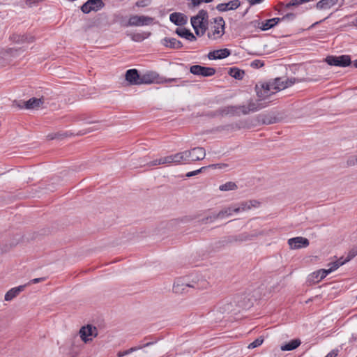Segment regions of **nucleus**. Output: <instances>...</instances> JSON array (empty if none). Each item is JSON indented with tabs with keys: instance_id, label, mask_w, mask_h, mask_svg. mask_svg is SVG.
Returning <instances> with one entry per match:
<instances>
[{
	"instance_id": "obj_39",
	"label": "nucleus",
	"mask_w": 357,
	"mask_h": 357,
	"mask_svg": "<svg viewBox=\"0 0 357 357\" xmlns=\"http://www.w3.org/2000/svg\"><path fill=\"white\" fill-rule=\"evenodd\" d=\"M349 166H354L357 165V155L350 156L347 161Z\"/></svg>"
},
{
	"instance_id": "obj_1",
	"label": "nucleus",
	"mask_w": 357,
	"mask_h": 357,
	"mask_svg": "<svg viewBox=\"0 0 357 357\" xmlns=\"http://www.w3.org/2000/svg\"><path fill=\"white\" fill-rule=\"evenodd\" d=\"M355 256V253H353L352 255H349V257L344 259L342 260V259H340L337 260L336 261H334L331 264H329L328 265V268L326 269H320L317 271H315L312 273L310 275V279L313 280L314 282H319L322 279L326 277V275L333 271L337 269L340 266L344 264L346 262L349 261Z\"/></svg>"
},
{
	"instance_id": "obj_11",
	"label": "nucleus",
	"mask_w": 357,
	"mask_h": 357,
	"mask_svg": "<svg viewBox=\"0 0 357 357\" xmlns=\"http://www.w3.org/2000/svg\"><path fill=\"white\" fill-rule=\"evenodd\" d=\"M153 17L144 15H132L128 22V26H141L151 24L153 22Z\"/></svg>"
},
{
	"instance_id": "obj_22",
	"label": "nucleus",
	"mask_w": 357,
	"mask_h": 357,
	"mask_svg": "<svg viewBox=\"0 0 357 357\" xmlns=\"http://www.w3.org/2000/svg\"><path fill=\"white\" fill-rule=\"evenodd\" d=\"M170 21L178 26H182L187 23L188 17L183 13H174L169 16Z\"/></svg>"
},
{
	"instance_id": "obj_18",
	"label": "nucleus",
	"mask_w": 357,
	"mask_h": 357,
	"mask_svg": "<svg viewBox=\"0 0 357 357\" xmlns=\"http://www.w3.org/2000/svg\"><path fill=\"white\" fill-rule=\"evenodd\" d=\"M241 5L238 0H232L227 3H222L217 5L216 8L220 12L236 10Z\"/></svg>"
},
{
	"instance_id": "obj_21",
	"label": "nucleus",
	"mask_w": 357,
	"mask_h": 357,
	"mask_svg": "<svg viewBox=\"0 0 357 357\" xmlns=\"http://www.w3.org/2000/svg\"><path fill=\"white\" fill-rule=\"evenodd\" d=\"M264 107V106L260 104L258 101H251L248 104L247 106L242 105V114H248L250 112H255L261 109Z\"/></svg>"
},
{
	"instance_id": "obj_27",
	"label": "nucleus",
	"mask_w": 357,
	"mask_h": 357,
	"mask_svg": "<svg viewBox=\"0 0 357 357\" xmlns=\"http://www.w3.org/2000/svg\"><path fill=\"white\" fill-rule=\"evenodd\" d=\"M338 0H321L319 1L316 7L319 10H328L337 4Z\"/></svg>"
},
{
	"instance_id": "obj_20",
	"label": "nucleus",
	"mask_w": 357,
	"mask_h": 357,
	"mask_svg": "<svg viewBox=\"0 0 357 357\" xmlns=\"http://www.w3.org/2000/svg\"><path fill=\"white\" fill-rule=\"evenodd\" d=\"M259 203L255 200H250L247 202H241L236 205L237 213L241 212L247 211L252 208H257L259 206Z\"/></svg>"
},
{
	"instance_id": "obj_6",
	"label": "nucleus",
	"mask_w": 357,
	"mask_h": 357,
	"mask_svg": "<svg viewBox=\"0 0 357 357\" xmlns=\"http://www.w3.org/2000/svg\"><path fill=\"white\" fill-rule=\"evenodd\" d=\"M183 163H190L191 162L203 160L206 155L204 149L202 147L193 148L191 150L182 151Z\"/></svg>"
},
{
	"instance_id": "obj_44",
	"label": "nucleus",
	"mask_w": 357,
	"mask_h": 357,
	"mask_svg": "<svg viewBox=\"0 0 357 357\" xmlns=\"http://www.w3.org/2000/svg\"><path fill=\"white\" fill-rule=\"evenodd\" d=\"M130 354L128 350L126 351H121L117 353L118 357H123L124 356Z\"/></svg>"
},
{
	"instance_id": "obj_28",
	"label": "nucleus",
	"mask_w": 357,
	"mask_h": 357,
	"mask_svg": "<svg viewBox=\"0 0 357 357\" xmlns=\"http://www.w3.org/2000/svg\"><path fill=\"white\" fill-rule=\"evenodd\" d=\"M280 20L281 19L279 17H274L266 20V21L261 22L260 28L263 31L268 30L275 26Z\"/></svg>"
},
{
	"instance_id": "obj_14",
	"label": "nucleus",
	"mask_w": 357,
	"mask_h": 357,
	"mask_svg": "<svg viewBox=\"0 0 357 357\" xmlns=\"http://www.w3.org/2000/svg\"><path fill=\"white\" fill-rule=\"evenodd\" d=\"M104 6V3L102 0H88L84 3L81 10L84 13H89L91 11H98Z\"/></svg>"
},
{
	"instance_id": "obj_38",
	"label": "nucleus",
	"mask_w": 357,
	"mask_h": 357,
	"mask_svg": "<svg viewBox=\"0 0 357 357\" xmlns=\"http://www.w3.org/2000/svg\"><path fill=\"white\" fill-rule=\"evenodd\" d=\"M264 66V62L261 60H254L250 63V66L254 68H259Z\"/></svg>"
},
{
	"instance_id": "obj_10",
	"label": "nucleus",
	"mask_w": 357,
	"mask_h": 357,
	"mask_svg": "<svg viewBox=\"0 0 357 357\" xmlns=\"http://www.w3.org/2000/svg\"><path fill=\"white\" fill-rule=\"evenodd\" d=\"M295 78L286 79V78H276L273 81L270 82V86L273 88L275 93L278 91L283 90L295 82Z\"/></svg>"
},
{
	"instance_id": "obj_19",
	"label": "nucleus",
	"mask_w": 357,
	"mask_h": 357,
	"mask_svg": "<svg viewBox=\"0 0 357 357\" xmlns=\"http://www.w3.org/2000/svg\"><path fill=\"white\" fill-rule=\"evenodd\" d=\"M230 54V50L225 48L210 52L208 54V58L210 60L222 59L227 58Z\"/></svg>"
},
{
	"instance_id": "obj_40",
	"label": "nucleus",
	"mask_w": 357,
	"mask_h": 357,
	"mask_svg": "<svg viewBox=\"0 0 357 357\" xmlns=\"http://www.w3.org/2000/svg\"><path fill=\"white\" fill-rule=\"evenodd\" d=\"M206 169V167H202L199 169H197V170H195L192 172H190L187 173L186 176L191 177L192 176L197 175L198 174L201 173L203 171V169Z\"/></svg>"
},
{
	"instance_id": "obj_31",
	"label": "nucleus",
	"mask_w": 357,
	"mask_h": 357,
	"mask_svg": "<svg viewBox=\"0 0 357 357\" xmlns=\"http://www.w3.org/2000/svg\"><path fill=\"white\" fill-rule=\"evenodd\" d=\"M301 344L300 340H293L289 342L284 344L281 346V350L282 351H291L296 349Z\"/></svg>"
},
{
	"instance_id": "obj_51",
	"label": "nucleus",
	"mask_w": 357,
	"mask_h": 357,
	"mask_svg": "<svg viewBox=\"0 0 357 357\" xmlns=\"http://www.w3.org/2000/svg\"><path fill=\"white\" fill-rule=\"evenodd\" d=\"M354 66L357 68V60L355 61Z\"/></svg>"
},
{
	"instance_id": "obj_15",
	"label": "nucleus",
	"mask_w": 357,
	"mask_h": 357,
	"mask_svg": "<svg viewBox=\"0 0 357 357\" xmlns=\"http://www.w3.org/2000/svg\"><path fill=\"white\" fill-rule=\"evenodd\" d=\"M256 91L257 96L260 100H264L268 98L271 95L274 94L275 91L273 88L270 86V82L263 84L259 87L258 85L256 86Z\"/></svg>"
},
{
	"instance_id": "obj_34",
	"label": "nucleus",
	"mask_w": 357,
	"mask_h": 357,
	"mask_svg": "<svg viewBox=\"0 0 357 357\" xmlns=\"http://www.w3.org/2000/svg\"><path fill=\"white\" fill-rule=\"evenodd\" d=\"M13 40L14 42L18 43H24V42L31 43L33 40V38L31 37V36L29 37L25 35H22V36H20V35L15 36L14 35V36H13Z\"/></svg>"
},
{
	"instance_id": "obj_52",
	"label": "nucleus",
	"mask_w": 357,
	"mask_h": 357,
	"mask_svg": "<svg viewBox=\"0 0 357 357\" xmlns=\"http://www.w3.org/2000/svg\"><path fill=\"white\" fill-rule=\"evenodd\" d=\"M319 23V22H316L312 26H314V25H316V24H317Z\"/></svg>"
},
{
	"instance_id": "obj_17",
	"label": "nucleus",
	"mask_w": 357,
	"mask_h": 357,
	"mask_svg": "<svg viewBox=\"0 0 357 357\" xmlns=\"http://www.w3.org/2000/svg\"><path fill=\"white\" fill-rule=\"evenodd\" d=\"M126 79L132 85H139L140 84V77L138 71L136 69L128 70L126 73Z\"/></svg>"
},
{
	"instance_id": "obj_25",
	"label": "nucleus",
	"mask_w": 357,
	"mask_h": 357,
	"mask_svg": "<svg viewBox=\"0 0 357 357\" xmlns=\"http://www.w3.org/2000/svg\"><path fill=\"white\" fill-rule=\"evenodd\" d=\"M24 286H19L17 287H14L10 289L9 291L6 292L4 296V299L6 301H10L19 294L24 290Z\"/></svg>"
},
{
	"instance_id": "obj_32",
	"label": "nucleus",
	"mask_w": 357,
	"mask_h": 357,
	"mask_svg": "<svg viewBox=\"0 0 357 357\" xmlns=\"http://www.w3.org/2000/svg\"><path fill=\"white\" fill-rule=\"evenodd\" d=\"M228 73L231 77L237 79H242L245 75L243 70L234 67L229 68Z\"/></svg>"
},
{
	"instance_id": "obj_12",
	"label": "nucleus",
	"mask_w": 357,
	"mask_h": 357,
	"mask_svg": "<svg viewBox=\"0 0 357 357\" xmlns=\"http://www.w3.org/2000/svg\"><path fill=\"white\" fill-rule=\"evenodd\" d=\"M190 72L195 75L202 77H211L215 73V70L213 68L211 67L194 65L190 67Z\"/></svg>"
},
{
	"instance_id": "obj_48",
	"label": "nucleus",
	"mask_w": 357,
	"mask_h": 357,
	"mask_svg": "<svg viewBox=\"0 0 357 357\" xmlns=\"http://www.w3.org/2000/svg\"><path fill=\"white\" fill-rule=\"evenodd\" d=\"M218 166L220 168H221L222 167H227V165H225V164H222V165H211V167H217Z\"/></svg>"
},
{
	"instance_id": "obj_35",
	"label": "nucleus",
	"mask_w": 357,
	"mask_h": 357,
	"mask_svg": "<svg viewBox=\"0 0 357 357\" xmlns=\"http://www.w3.org/2000/svg\"><path fill=\"white\" fill-rule=\"evenodd\" d=\"M237 189V185L234 182L229 181L219 186L221 191H230Z\"/></svg>"
},
{
	"instance_id": "obj_33",
	"label": "nucleus",
	"mask_w": 357,
	"mask_h": 357,
	"mask_svg": "<svg viewBox=\"0 0 357 357\" xmlns=\"http://www.w3.org/2000/svg\"><path fill=\"white\" fill-rule=\"evenodd\" d=\"M227 114H239L242 113V106H228L224 109Z\"/></svg>"
},
{
	"instance_id": "obj_23",
	"label": "nucleus",
	"mask_w": 357,
	"mask_h": 357,
	"mask_svg": "<svg viewBox=\"0 0 357 357\" xmlns=\"http://www.w3.org/2000/svg\"><path fill=\"white\" fill-rule=\"evenodd\" d=\"M44 104V99L43 98H30L29 100L26 101L24 102L25 108L26 109H38L40 107H42Z\"/></svg>"
},
{
	"instance_id": "obj_29",
	"label": "nucleus",
	"mask_w": 357,
	"mask_h": 357,
	"mask_svg": "<svg viewBox=\"0 0 357 357\" xmlns=\"http://www.w3.org/2000/svg\"><path fill=\"white\" fill-rule=\"evenodd\" d=\"M162 44L170 48H180L182 46L181 42L174 38H165L162 40Z\"/></svg>"
},
{
	"instance_id": "obj_8",
	"label": "nucleus",
	"mask_w": 357,
	"mask_h": 357,
	"mask_svg": "<svg viewBox=\"0 0 357 357\" xmlns=\"http://www.w3.org/2000/svg\"><path fill=\"white\" fill-rule=\"evenodd\" d=\"M190 288H198V286L195 282L188 283L183 279L179 278L174 283L173 291L177 294H183L188 292Z\"/></svg>"
},
{
	"instance_id": "obj_45",
	"label": "nucleus",
	"mask_w": 357,
	"mask_h": 357,
	"mask_svg": "<svg viewBox=\"0 0 357 357\" xmlns=\"http://www.w3.org/2000/svg\"><path fill=\"white\" fill-rule=\"evenodd\" d=\"M250 5L260 3L263 0H246Z\"/></svg>"
},
{
	"instance_id": "obj_46",
	"label": "nucleus",
	"mask_w": 357,
	"mask_h": 357,
	"mask_svg": "<svg viewBox=\"0 0 357 357\" xmlns=\"http://www.w3.org/2000/svg\"><path fill=\"white\" fill-rule=\"evenodd\" d=\"M337 355V351H332L331 352H329L326 357H335Z\"/></svg>"
},
{
	"instance_id": "obj_36",
	"label": "nucleus",
	"mask_w": 357,
	"mask_h": 357,
	"mask_svg": "<svg viewBox=\"0 0 357 357\" xmlns=\"http://www.w3.org/2000/svg\"><path fill=\"white\" fill-rule=\"evenodd\" d=\"M263 342H264V338L262 337H259L257 339H256L254 342H251L248 345V349H255V348L258 347L260 345H261Z\"/></svg>"
},
{
	"instance_id": "obj_13",
	"label": "nucleus",
	"mask_w": 357,
	"mask_h": 357,
	"mask_svg": "<svg viewBox=\"0 0 357 357\" xmlns=\"http://www.w3.org/2000/svg\"><path fill=\"white\" fill-rule=\"evenodd\" d=\"M79 336L85 343L91 341L93 337L97 335V329L91 325L82 326L79 330Z\"/></svg>"
},
{
	"instance_id": "obj_7",
	"label": "nucleus",
	"mask_w": 357,
	"mask_h": 357,
	"mask_svg": "<svg viewBox=\"0 0 357 357\" xmlns=\"http://www.w3.org/2000/svg\"><path fill=\"white\" fill-rule=\"evenodd\" d=\"M235 209H236V205H231L228 207L224 208L217 214H214L211 216L206 217L202 221L203 223H208L212 222L216 219H223L225 218L230 217L233 215L234 213H237V211Z\"/></svg>"
},
{
	"instance_id": "obj_41",
	"label": "nucleus",
	"mask_w": 357,
	"mask_h": 357,
	"mask_svg": "<svg viewBox=\"0 0 357 357\" xmlns=\"http://www.w3.org/2000/svg\"><path fill=\"white\" fill-rule=\"evenodd\" d=\"M20 52H23V50H22L21 49H14V48H12V49H10L9 51L8 52V54H10V56H17L19 55V53Z\"/></svg>"
},
{
	"instance_id": "obj_50",
	"label": "nucleus",
	"mask_w": 357,
	"mask_h": 357,
	"mask_svg": "<svg viewBox=\"0 0 357 357\" xmlns=\"http://www.w3.org/2000/svg\"><path fill=\"white\" fill-rule=\"evenodd\" d=\"M137 5L138 6H144V5H143V3H142V1H138V2L137 3Z\"/></svg>"
},
{
	"instance_id": "obj_16",
	"label": "nucleus",
	"mask_w": 357,
	"mask_h": 357,
	"mask_svg": "<svg viewBox=\"0 0 357 357\" xmlns=\"http://www.w3.org/2000/svg\"><path fill=\"white\" fill-rule=\"evenodd\" d=\"M288 244L291 249L296 250L307 247L310 243L307 238L302 236H298L289 238L288 240Z\"/></svg>"
},
{
	"instance_id": "obj_37",
	"label": "nucleus",
	"mask_w": 357,
	"mask_h": 357,
	"mask_svg": "<svg viewBox=\"0 0 357 357\" xmlns=\"http://www.w3.org/2000/svg\"><path fill=\"white\" fill-rule=\"evenodd\" d=\"M259 121H261L263 124H271L273 121L269 119L266 115L261 114L259 116Z\"/></svg>"
},
{
	"instance_id": "obj_30",
	"label": "nucleus",
	"mask_w": 357,
	"mask_h": 357,
	"mask_svg": "<svg viewBox=\"0 0 357 357\" xmlns=\"http://www.w3.org/2000/svg\"><path fill=\"white\" fill-rule=\"evenodd\" d=\"M130 37L131 40L135 42H142L144 39L147 38L150 36V33L149 32H142V33H132L128 34Z\"/></svg>"
},
{
	"instance_id": "obj_43",
	"label": "nucleus",
	"mask_w": 357,
	"mask_h": 357,
	"mask_svg": "<svg viewBox=\"0 0 357 357\" xmlns=\"http://www.w3.org/2000/svg\"><path fill=\"white\" fill-rule=\"evenodd\" d=\"M44 280L43 278H34L30 280L29 284H36Z\"/></svg>"
},
{
	"instance_id": "obj_42",
	"label": "nucleus",
	"mask_w": 357,
	"mask_h": 357,
	"mask_svg": "<svg viewBox=\"0 0 357 357\" xmlns=\"http://www.w3.org/2000/svg\"><path fill=\"white\" fill-rule=\"evenodd\" d=\"M192 3L196 6H198L199 4H200L202 2H205V3H209V2H211L213 0H190Z\"/></svg>"
},
{
	"instance_id": "obj_26",
	"label": "nucleus",
	"mask_w": 357,
	"mask_h": 357,
	"mask_svg": "<svg viewBox=\"0 0 357 357\" xmlns=\"http://www.w3.org/2000/svg\"><path fill=\"white\" fill-rule=\"evenodd\" d=\"M176 33L181 37L184 38L189 41H195L196 40V37L193 35L190 30L186 29L185 28H177L176 30Z\"/></svg>"
},
{
	"instance_id": "obj_5",
	"label": "nucleus",
	"mask_w": 357,
	"mask_h": 357,
	"mask_svg": "<svg viewBox=\"0 0 357 357\" xmlns=\"http://www.w3.org/2000/svg\"><path fill=\"white\" fill-rule=\"evenodd\" d=\"M179 80L178 78L166 79L161 77L159 75L153 71L146 72L140 77V84H150L153 83L162 84L167 82H177Z\"/></svg>"
},
{
	"instance_id": "obj_2",
	"label": "nucleus",
	"mask_w": 357,
	"mask_h": 357,
	"mask_svg": "<svg viewBox=\"0 0 357 357\" xmlns=\"http://www.w3.org/2000/svg\"><path fill=\"white\" fill-rule=\"evenodd\" d=\"M181 163H183V158L182 152H179L175 154L161 157L159 159H156L149 162H146V161L144 160L142 162L139 164V165H146L148 167H152L160 165H178Z\"/></svg>"
},
{
	"instance_id": "obj_4",
	"label": "nucleus",
	"mask_w": 357,
	"mask_h": 357,
	"mask_svg": "<svg viewBox=\"0 0 357 357\" xmlns=\"http://www.w3.org/2000/svg\"><path fill=\"white\" fill-rule=\"evenodd\" d=\"M191 24L197 36H203L207 29L208 13L204 10L191 18Z\"/></svg>"
},
{
	"instance_id": "obj_49",
	"label": "nucleus",
	"mask_w": 357,
	"mask_h": 357,
	"mask_svg": "<svg viewBox=\"0 0 357 357\" xmlns=\"http://www.w3.org/2000/svg\"><path fill=\"white\" fill-rule=\"evenodd\" d=\"M354 26H357V17L354 20V21L352 22Z\"/></svg>"
},
{
	"instance_id": "obj_24",
	"label": "nucleus",
	"mask_w": 357,
	"mask_h": 357,
	"mask_svg": "<svg viewBox=\"0 0 357 357\" xmlns=\"http://www.w3.org/2000/svg\"><path fill=\"white\" fill-rule=\"evenodd\" d=\"M264 233L262 231L259 233H256L254 234H249L248 233H242L239 234L238 235H236L232 237V240L231 241H236V242H244V241H248L252 240L254 237H256L259 235H263Z\"/></svg>"
},
{
	"instance_id": "obj_47",
	"label": "nucleus",
	"mask_w": 357,
	"mask_h": 357,
	"mask_svg": "<svg viewBox=\"0 0 357 357\" xmlns=\"http://www.w3.org/2000/svg\"><path fill=\"white\" fill-rule=\"evenodd\" d=\"M142 347H131L130 349H128L129 354H131L139 349H141Z\"/></svg>"
},
{
	"instance_id": "obj_9",
	"label": "nucleus",
	"mask_w": 357,
	"mask_h": 357,
	"mask_svg": "<svg viewBox=\"0 0 357 357\" xmlns=\"http://www.w3.org/2000/svg\"><path fill=\"white\" fill-rule=\"evenodd\" d=\"M326 61L330 66L346 67L350 65L351 58L348 55L328 56L326 57Z\"/></svg>"
},
{
	"instance_id": "obj_3",
	"label": "nucleus",
	"mask_w": 357,
	"mask_h": 357,
	"mask_svg": "<svg viewBox=\"0 0 357 357\" xmlns=\"http://www.w3.org/2000/svg\"><path fill=\"white\" fill-rule=\"evenodd\" d=\"M225 22L222 17L213 19L208 29L207 36L210 40H217L225 34Z\"/></svg>"
}]
</instances>
